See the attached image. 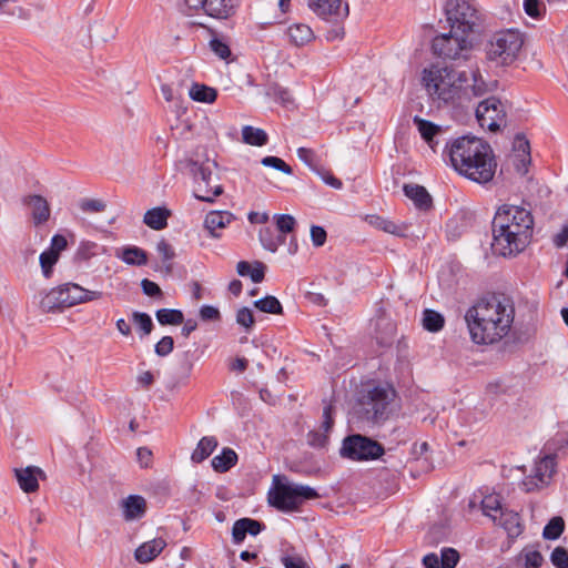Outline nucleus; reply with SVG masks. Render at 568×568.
<instances>
[{"label":"nucleus","mask_w":568,"mask_h":568,"mask_svg":"<svg viewBox=\"0 0 568 568\" xmlns=\"http://www.w3.org/2000/svg\"><path fill=\"white\" fill-rule=\"evenodd\" d=\"M101 292L89 291L84 286H53L40 301L43 312H57L80 303L97 300Z\"/></svg>","instance_id":"nucleus-7"},{"label":"nucleus","mask_w":568,"mask_h":568,"mask_svg":"<svg viewBox=\"0 0 568 568\" xmlns=\"http://www.w3.org/2000/svg\"><path fill=\"white\" fill-rule=\"evenodd\" d=\"M371 327L381 346L390 345L396 335V323L390 318L383 306H378L375 316L371 320Z\"/></svg>","instance_id":"nucleus-15"},{"label":"nucleus","mask_w":568,"mask_h":568,"mask_svg":"<svg viewBox=\"0 0 568 568\" xmlns=\"http://www.w3.org/2000/svg\"><path fill=\"white\" fill-rule=\"evenodd\" d=\"M126 521L142 518L146 513V500L140 495H130L121 503Z\"/></svg>","instance_id":"nucleus-23"},{"label":"nucleus","mask_w":568,"mask_h":568,"mask_svg":"<svg viewBox=\"0 0 568 568\" xmlns=\"http://www.w3.org/2000/svg\"><path fill=\"white\" fill-rule=\"evenodd\" d=\"M481 509L484 515L489 516L490 518L491 516H497V513L500 514L504 510L499 497L495 495L486 496L481 500Z\"/></svg>","instance_id":"nucleus-46"},{"label":"nucleus","mask_w":568,"mask_h":568,"mask_svg":"<svg viewBox=\"0 0 568 568\" xmlns=\"http://www.w3.org/2000/svg\"><path fill=\"white\" fill-rule=\"evenodd\" d=\"M329 433H323L317 430H310L307 434V443L313 448L323 449L326 448L329 443Z\"/></svg>","instance_id":"nucleus-51"},{"label":"nucleus","mask_w":568,"mask_h":568,"mask_svg":"<svg viewBox=\"0 0 568 568\" xmlns=\"http://www.w3.org/2000/svg\"><path fill=\"white\" fill-rule=\"evenodd\" d=\"M297 156L301 161H303L311 169H316L318 165V156H317L316 152L312 149L298 148Z\"/></svg>","instance_id":"nucleus-56"},{"label":"nucleus","mask_w":568,"mask_h":568,"mask_svg":"<svg viewBox=\"0 0 568 568\" xmlns=\"http://www.w3.org/2000/svg\"><path fill=\"white\" fill-rule=\"evenodd\" d=\"M170 211L164 207H153L144 214L143 222L155 231L163 230L168 225Z\"/></svg>","instance_id":"nucleus-33"},{"label":"nucleus","mask_w":568,"mask_h":568,"mask_svg":"<svg viewBox=\"0 0 568 568\" xmlns=\"http://www.w3.org/2000/svg\"><path fill=\"white\" fill-rule=\"evenodd\" d=\"M68 246V241L63 235L55 234L51 239L49 251L53 252L54 254H58L60 256V253L65 250Z\"/></svg>","instance_id":"nucleus-64"},{"label":"nucleus","mask_w":568,"mask_h":568,"mask_svg":"<svg viewBox=\"0 0 568 568\" xmlns=\"http://www.w3.org/2000/svg\"><path fill=\"white\" fill-rule=\"evenodd\" d=\"M234 220V215L229 211H211L204 220V227L213 237H220L216 230L224 229Z\"/></svg>","instance_id":"nucleus-24"},{"label":"nucleus","mask_w":568,"mask_h":568,"mask_svg":"<svg viewBox=\"0 0 568 568\" xmlns=\"http://www.w3.org/2000/svg\"><path fill=\"white\" fill-rule=\"evenodd\" d=\"M556 467V458L555 456H545L542 457L535 467V477L542 484L547 483L546 479L551 478Z\"/></svg>","instance_id":"nucleus-36"},{"label":"nucleus","mask_w":568,"mask_h":568,"mask_svg":"<svg viewBox=\"0 0 568 568\" xmlns=\"http://www.w3.org/2000/svg\"><path fill=\"white\" fill-rule=\"evenodd\" d=\"M265 524L248 517L237 519L232 527V539L234 544L244 541L246 535L257 536L265 529Z\"/></svg>","instance_id":"nucleus-18"},{"label":"nucleus","mask_w":568,"mask_h":568,"mask_svg":"<svg viewBox=\"0 0 568 568\" xmlns=\"http://www.w3.org/2000/svg\"><path fill=\"white\" fill-rule=\"evenodd\" d=\"M467 274L465 273L462 264L456 261L447 262L439 271V282L444 284H458L465 282Z\"/></svg>","instance_id":"nucleus-27"},{"label":"nucleus","mask_w":568,"mask_h":568,"mask_svg":"<svg viewBox=\"0 0 568 568\" xmlns=\"http://www.w3.org/2000/svg\"><path fill=\"white\" fill-rule=\"evenodd\" d=\"M174 339L172 336H163L154 346V352L160 357H165L172 353Z\"/></svg>","instance_id":"nucleus-57"},{"label":"nucleus","mask_w":568,"mask_h":568,"mask_svg":"<svg viewBox=\"0 0 568 568\" xmlns=\"http://www.w3.org/2000/svg\"><path fill=\"white\" fill-rule=\"evenodd\" d=\"M22 203L30 209L34 226L42 225L49 221L51 209L49 202L43 196L29 194L22 199Z\"/></svg>","instance_id":"nucleus-17"},{"label":"nucleus","mask_w":568,"mask_h":568,"mask_svg":"<svg viewBox=\"0 0 568 568\" xmlns=\"http://www.w3.org/2000/svg\"><path fill=\"white\" fill-rule=\"evenodd\" d=\"M395 396L396 390L388 385L367 389L357 402V418L372 427L385 424L394 414Z\"/></svg>","instance_id":"nucleus-5"},{"label":"nucleus","mask_w":568,"mask_h":568,"mask_svg":"<svg viewBox=\"0 0 568 568\" xmlns=\"http://www.w3.org/2000/svg\"><path fill=\"white\" fill-rule=\"evenodd\" d=\"M445 325V317L437 311L426 308L423 312V327L430 332L437 333L443 329Z\"/></svg>","instance_id":"nucleus-37"},{"label":"nucleus","mask_w":568,"mask_h":568,"mask_svg":"<svg viewBox=\"0 0 568 568\" xmlns=\"http://www.w3.org/2000/svg\"><path fill=\"white\" fill-rule=\"evenodd\" d=\"M276 221V229L283 235L294 231L296 225L295 219L290 214H278L274 216Z\"/></svg>","instance_id":"nucleus-50"},{"label":"nucleus","mask_w":568,"mask_h":568,"mask_svg":"<svg viewBox=\"0 0 568 568\" xmlns=\"http://www.w3.org/2000/svg\"><path fill=\"white\" fill-rule=\"evenodd\" d=\"M192 100L204 103H212L217 98V91L205 84L193 83L190 92Z\"/></svg>","instance_id":"nucleus-35"},{"label":"nucleus","mask_w":568,"mask_h":568,"mask_svg":"<svg viewBox=\"0 0 568 568\" xmlns=\"http://www.w3.org/2000/svg\"><path fill=\"white\" fill-rule=\"evenodd\" d=\"M286 33L291 43L296 47H303L314 39L313 30L304 23H295L290 26Z\"/></svg>","instance_id":"nucleus-30"},{"label":"nucleus","mask_w":568,"mask_h":568,"mask_svg":"<svg viewBox=\"0 0 568 568\" xmlns=\"http://www.w3.org/2000/svg\"><path fill=\"white\" fill-rule=\"evenodd\" d=\"M323 403L325 405L323 408V422H322L321 428L325 433H329L333 429L334 424H335V420H334L335 406L332 403H326L325 399L323 400Z\"/></svg>","instance_id":"nucleus-52"},{"label":"nucleus","mask_w":568,"mask_h":568,"mask_svg":"<svg viewBox=\"0 0 568 568\" xmlns=\"http://www.w3.org/2000/svg\"><path fill=\"white\" fill-rule=\"evenodd\" d=\"M219 442L214 436H204L197 443L196 448L193 450L191 455V460L193 463L200 464L204 462L217 447Z\"/></svg>","instance_id":"nucleus-32"},{"label":"nucleus","mask_w":568,"mask_h":568,"mask_svg":"<svg viewBox=\"0 0 568 568\" xmlns=\"http://www.w3.org/2000/svg\"><path fill=\"white\" fill-rule=\"evenodd\" d=\"M200 318L203 322H219L221 321V313L217 307L212 305H203L200 308Z\"/></svg>","instance_id":"nucleus-60"},{"label":"nucleus","mask_w":568,"mask_h":568,"mask_svg":"<svg viewBox=\"0 0 568 568\" xmlns=\"http://www.w3.org/2000/svg\"><path fill=\"white\" fill-rule=\"evenodd\" d=\"M14 475L20 488L27 493H34L39 489L38 476H44L42 469L36 466L14 468Z\"/></svg>","instance_id":"nucleus-19"},{"label":"nucleus","mask_w":568,"mask_h":568,"mask_svg":"<svg viewBox=\"0 0 568 568\" xmlns=\"http://www.w3.org/2000/svg\"><path fill=\"white\" fill-rule=\"evenodd\" d=\"M266 265L260 261H241L236 265V272L242 277H250L253 283H261L264 280Z\"/></svg>","instance_id":"nucleus-28"},{"label":"nucleus","mask_w":568,"mask_h":568,"mask_svg":"<svg viewBox=\"0 0 568 568\" xmlns=\"http://www.w3.org/2000/svg\"><path fill=\"white\" fill-rule=\"evenodd\" d=\"M464 320L474 344L494 345L509 334L515 320V305L505 294L487 293L466 311Z\"/></svg>","instance_id":"nucleus-1"},{"label":"nucleus","mask_w":568,"mask_h":568,"mask_svg":"<svg viewBox=\"0 0 568 568\" xmlns=\"http://www.w3.org/2000/svg\"><path fill=\"white\" fill-rule=\"evenodd\" d=\"M156 251L163 262L162 272H164L166 275L172 274V272L174 270V264H173L172 260L175 256L173 247L171 246V244L168 241L161 240L156 244Z\"/></svg>","instance_id":"nucleus-38"},{"label":"nucleus","mask_w":568,"mask_h":568,"mask_svg":"<svg viewBox=\"0 0 568 568\" xmlns=\"http://www.w3.org/2000/svg\"><path fill=\"white\" fill-rule=\"evenodd\" d=\"M565 530V520L560 516L552 517L544 527L542 537L548 540L558 539Z\"/></svg>","instance_id":"nucleus-43"},{"label":"nucleus","mask_w":568,"mask_h":568,"mask_svg":"<svg viewBox=\"0 0 568 568\" xmlns=\"http://www.w3.org/2000/svg\"><path fill=\"white\" fill-rule=\"evenodd\" d=\"M422 81L433 101L454 108H465L469 103L466 72L432 65L424 69Z\"/></svg>","instance_id":"nucleus-4"},{"label":"nucleus","mask_w":568,"mask_h":568,"mask_svg":"<svg viewBox=\"0 0 568 568\" xmlns=\"http://www.w3.org/2000/svg\"><path fill=\"white\" fill-rule=\"evenodd\" d=\"M521 34L514 30L496 32L486 44V58L496 65L513 63L523 47Z\"/></svg>","instance_id":"nucleus-8"},{"label":"nucleus","mask_w":568,"mask_h":568,"mask_svg":"<svg viewBox=\"0 0 568 568\" xmlns=\"http://www.w3.org/2000/svg\"><path fill=\"white\" fill-rule=\"evenodd\" d=\"M459 552L455 548L445 547L440 551V567L455 568L459 561Z\"/></svg>","instance_id":"nucleus-49"},{"label":"nucleus","mask_w":568,"mask_h":568,"mask_svg":"<svg viewBox=\"0 0 568 568\" xmlns=\"http://www.w3.org/2000/svg\"><path fill=\"white\" fill-rule=\"evenodd\" d=\"M366 221L369 225L374 226L377 230L384 231L385 233H389L400 237L406 236L407 226L404 224H396L395 222L384 219L377 214L367 215Z\"/></svg>","instance_id":"nucleus-29"},{"label":"nucleus","mask_w":568,"mask_h":568,"mask_svg":"<svg viewBox=\"0 0 568 568\" xmlns=\"http://www.w3.org/2000/svg\"><path fill=\"white\" fill-rule=\"evenodd\" d=\"M211 50L221 59L225 60L231 55V49L226 42L219 38H213L210 41Z\"/></svg>","instance_id":"nucleus-59"},{"label":"nucleus","mask_w":568,"mask_h":568,"mask_svg":"<svg viewBox=\"0 0 568 568\" xmlns=\"http://www.w3.org/2000/svg\"><path fill=\"white\" fill-rule=\"evenodd\" d=\"M190 9H202L207 16L224 20L235 14L240 0H184Z\"/></svg>","instance_id":"nucleus-14"},{"label":"nucleus","mask_w":568,"mask_h":568,"mask_svg":"<svg viewBox=\"0 0 568 568\" xmlns=\"http://www.w3.org/2000/svg\"><path fill=\"white\" fill-rule=\"evenodd\" d=\"M284 240V236L276 235L275 231L270 226L260 230V241L263 247L271 252H275Z\"/></svg>","instance_id":"nucleus-40"},{"label":"nucleus","mask_w":568,"mask_h":568,"mask_svg":"<svg viewBox=\"0 0 568 568\" xmlns=\"http://www.w3.org/2000/svg\"><path fill=\"white\" fill-rule=\"evenodd\" d=\"M524 10L529 17L538 19L545 11V4L540 0H524Z\"/></svg>","instance_id":"nucleus-58"},{"label":"nucleus","mask_w":568,"mask_h":568,"mask_svg":"<svg viewBox=\"0 0 568 568\" xmlns=\"http://www.w3.org/2000/svg\"><path fill=\"white\" fill-rule=\"evenodd\" d=\"M158 322L163 325H180L184 322L182 311L174 308H161L155 313Z\"/></svg>","instance_id":"nucleus-42"},{"label":"nucleus","mask_w":568,"mask_h":568,"mask_svg":"<svg viewBox=\"0 0 568 568\" xmlns=\"http://www.w3.org/2000/svg\"><path fill=\"white\" fill-rule=\"evenodd\" d=\"M506 116L504 105L495 97L481 101L476 109V118L481 128L487 126L491 132H497Z\"/></svg>","instance_id":"nucleus-13"},{"label":"nucleus","mask_w":568,"mask_h":568,"mask_svg":"<svg viewBox=\"0 0 568 568\" xmlns=\"http://www.w3.org/2000/svg\"><path fill=\"white\" fill-rule=\"evenodd\" d=\"M216 166V162L211 161L207 158L204 161L194 159L185 161L184 169L193 176L196 183L201 181L206 187L205 193L203 194L201 193L200 187L194 191V196L197 200L212 203L216 196L223 193L221 184L212 185L213 171Z\"/></svg>","instance_id":"nucleus-11"},{"label":"nucleus","mask_w":568,"mask_h":568,"mask_svg":"<svg viewBox=\"0 0 568 568\" xmlns=\"http://www.w3.org/2000/svg\"><path fill=\"white\" fill-rule=\"evenodd\" d=\"M338 453L343 459L361 463L379 459L385 454V448L376 439L354 433L343 438Z\"/></svg>","instance_id":"nucleus-9"},{"label":"nucleus","mask_w":568,"mask_h":568,"mask_svg":"<svg viewBox=\"0 0 568 568\" xmlns=\"http://www.w3.org/2000/svg\"><path fill=\"white\" fill-rule=\"evenodd\" d=\"M550 560L556 568H568V550L561 546L556 547L550 555Z\"/></svg>","instance_id":"nucleus-55"},{"label":"nucleus","mask_w":568,"mask_h":568,"mask_svg":"<svg viewBox=\"0 0 568 568\" xmlns=\"http://www.w3.org/2000/svg\"><path fill=\"white\" fill-rule=\"evenodd\" d=\"M105 207L106 204L101 200L85 199L80 203V209L83 212H102Z\"/></svg>","instance_id":"nucleus-61"},{"label":"nucleus","mask_w":568,"mask_h":568,"mask_svg":"<svg viewBox=\"0 0 568 568\" xmlns=\"http://www.w3.org/2000/svg\"><path fill=\"white\" fill-rule=\"evenodd\" d=\"M281 562L285 568H311L304 557L295 552H284L281 556Z\"/></svg>","instance_id":"nucleus-48"},{"label":"nucleus","mask_w":568,"mask_h":568,"mask_svg":"<svg viewBox=\"0 0 568 568\" xmlns=\"http://www.w3.org/2000/svg\"><path fill=\"white\" fill-rule=\"evenodd\" d=\"M327 233L322 226L313 225L311 227V239L315 246H322L326 242Z\"/></svg>","instance_id":"nucleus-63"},{"label":"nucleus","mask_w":568,"mask_h":568,"mask_svg":"<svg viewBox=\"0 0 568 568\" xmlns=\"http://www.w3.org/2000/svg\"><path fill=\"white\" fill-rule=\"evenodd\" d=\"M318 497V493L310 486L276 483L268 491L267 500L270 506L278 511L293 513L298 511L305 501Z\"/></svg>","instance_id":"nucleus-6"},{"label":"nucleus","mask_w":568,"mask_h":568,"mask_svg":"<svg viewBox=\"0 0 568 568\" xmlns=\"http://www.w3.org/2000/svg\"><path fill=\"white\" fill-rule=\"evenodd\" d=\"M261 163L264 166L273 168V169L278 170L285 174L293 173L292 168L288 164H286L281 158H277V156H273V155L265 156L262 159Z\"/></svg>","instance_id":"nucleus-54"},{"label":"nucleus","mask_w":568,"mask_h":568,"mask_svg":"<svg viewBox=\"0 0 568 568\" xmlns=\"http://www.w3.org/2000/svg\"><path fill=\"white\" fill-rule=\"evenodd\" d=\"M452 166L465 178L486 184L490 182L497 169L491 146L476 136H460L446 145Z\"/></svg>","instance_id":"nucleus-3"},{"label":"nucleus","mask_w":568,"mask_h":568,"mask_svg":"<svg viewBox=\"0 0 568 568\" xmlns=\"http://www.w3.org/2000/svg\"><path fill=\"white\" fill-rule=\"evenodd\" d=\"M308 7L318 17L336 22L349 13L348 4H343L342 0H308Z\"/></svg>","instance_id":"nucleus-16"},{"label":"nucleus","mask_w":568,"mask_h":568,"mask_svg":"<svg viewBox=\"0 0 568 568\" xmlns=\"http://www.w3.org/2000/svg\"><path fill=\"white\" fill-rule=\"evenodd\" d=\"M432 49L434 54L443 59L466 60L470 51V42L467 40V37L450 29L449 33L434 38Z\"/></svg>","instance_id":"nucleus-12"},{"label":"nucleus","mask_w":568,"mask_h":568,"mask_svg":"<svg viewBox=\"0 0 568 568\" xmlns=\"http://www.w3.org/2000/svg\"><path fill=\"white\" fill-rule=\"evenodd\" d=\"M239 456L234 449L224 447L220 455L211 460L212 468L216 473H226L237 464Z\"/></svg>","instance_id":"nucleus-31"},{"label":"nucleus","mask_w":568,"mask_h":568,"mask_svg":"<svg viewBox=\"0 0 568 568\" xmlns=\"http://www.w3.org/2000/svg\"><path fill=\"white\" fill-rule=\"evenodd\" d=\"M165 547L166 541L163 538H154L140 545L134 551V558L140 564H148L154 560Z\"/></svg>","instance_id":"nucleus-20"},{"label":"nucleus","mask_w":568,"mask_h":568,"mask_svg":"<svg viewBox=\"0 0 568 568\" xmlns=\"http://www.w3.org/2000/svg\"><path fill=\"white\" fill-rule=\"evenodd\" d=\"M496 525L503 527L509 536H518L523 532L519 523V515L515 511L504 509L498 516H491Z\"/></svg>","instance_id":"nucleus-26"},{"label":"nucleus","mask_w":568,"mask_h":568,"mask_svg":"<svg viewBox=\"0 0 568 568\" xmlns=\"http://www.w3.org/2000/svg\"><path fill=\"white\" fill-rule=\"evenodd\" d=\"M413 122L417 126L423 140L435 151L437 144L435 138L443 132V128L418 115L414 116Z\"/></svg>","instance_id":"nucleus-25"},{"label":"nucleus","mask_w":568,"mask_h":568,"mask_svg":"<svg viewBox=\"0 0 568 568\" xmlns=\"http://www.w3.org/2000/svg\"><path fill=\"white\" fill-rule=\"evenodd\" d=\"M403 191L419 211L427 212L433 207V199L423 185L404 184Z\"/></svg>","instance_id":"nucleus-21"},{"label":"nucleus","mask_w":568,"mask_h":568,"mask_svg":"<svg viewBox=\"0 0 568 568\" xmlns=\"http://www.w3.org/2000/svg\"><path fill=\"white\" fill-rule=\"evenodd\" d=\"M445 12L450 29L465 37L479 26L480 13L469 0H448Z\"/></svg>","instance_id":"nucleus-10"},{"label":"nucleus","mask_w":568,"mask_h":568,"mask_svg":"<svg viewBox=\"0 0 568 568\" xmlns=\"http://www.w3.org/2000/svg\"><path fill=\"white\" fill-rule=\"evenodd\" d=\"M542 561V555L538 550H532L525 555L526 568H540Z\"/></svg>","instance_id":"nucleus-62"},{"label":"nucleus","mask_w":568,"mask_h":568,"mask_svg":"<svg viewBox=\"0 0 568 568\" xmlns=\"http://www.w3.org/2000/svg\"><path fill=\"white\" fill-rule=\"evenodd\" d=\"M465 87L469 90V102L474 98H480L487 92V85L483 81L480 74L478 72H473V84H468V81L465 83Z\"/></svg>","instance_id":"nucleus-45"},{"label":"nucleus","mask_w":568,"mask_h":568,"mask_svg":"<svg viewBox=\"0 0 568 568\" xmlns=\"http://www.w3.org/2000/svg\"><path fill=\"white\" fill-rule=\"evenodd\" d=\"M59 256L53 252L47 250L40 255V265L44 276L48 278L52 272L53 265L58 262Z\"/></svg>","instance_id":"nucleus-53"},{"label":"nucleus","mask_w":568,"mask_h":568,"mask_svg":"<svg viewBox=\"0 0 568 568\" xmlns=\"http://www.w3.org/2000/svg\"><path fill=\"white\" fill-rule=\"evenodd\" d=\"M254 307L263 313L281 315L283 314V306L281 302L273 295H266L260 300L254 301Z\"/></svg>","instance_id":"nucleus-41"},{"label":"nucleus","mask_w":568,"mask_h":568,"mask_svg":"<svg viewBox=\"0 0 568 568\" xmlns=\"http://www.w3.org/2000/svg\"><path fill=\"white\" fill-rule=\"evenodd\" d=\"M132 320L143 335L151 334L154 325L149 314L143 312H133Z\"/></svg>","instance_id":"nucleus-47"},{"label":"nucleus","mask_w":568,"mask_h":568,"mask_svg":"<svg viewBox=\"0 0 568 568\" xmlns=\"http://www.w3.org/2000/svg\"><path fill=\"white\" fill-rule=\"evenodd\" d=\"M118 256L130 265H143L148 261L146 252L138 246L123 247Z\"/></svg>","instance_id":"nucleus-39"},{"label":"nucleus","mask_w":568,"mask_h":568,"mask_svg":"<svg viewBox=\"0 0 568 568\" xmlns=\"http://www.w3.org/2000/svg\"><path fill=\"white\" fill-rule=\"evenodd\" d=\"M236 323L244 328L245 333H251L255 326V317L251 308L243 306L237 310L235 316Z\"/></svg>","instance_id":"nucleus-44"},{"label":"nucleus","mask_w":568,"mask_h":568,"mask_svg":"<svg viewBox=\"0 0 568 568\" xmlns=\"http://www.w3.org/2000/svg\"><path fill=\"white\" fill-rule=\"evenodd\" d=\"M243 142L254 146H263L267 143L268 136L262 129L245 125L242 129Z\"/></svg>","instance_id":"nucleus-34"},{"label":"nucleus","mask_w":568,"mask_h":568,"mask_svg":"<svg viewBox=\"0 0 568 568\" xmlns=\"http://www.w3.org/2000/svg\"><path fill=\"white\" fill-rule=\"evenodd\" d=\"M491 250L504 257L516 256L530 243L534 234V216L527 207L514 204L500 205L491 222Z\"/></svg>","instance_id":"nucleus-2"},{"label":"nucleus","mask_w":568,"mask_h":568,"mask_svg":"<svg viewBox=\"0 0 568 568\" xmlns=\"http://www.w3.org/2000/svg\"><path fill=\"white\" fill-rule=\"evenodd\" d=\"M515 158H516V169L521 174H526L528 171V165L531 162L530 156V143L523 134H517L514 140L513 145Z\"/></svg>","instance_id":"nucleus-22"}]
</instances>
